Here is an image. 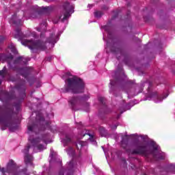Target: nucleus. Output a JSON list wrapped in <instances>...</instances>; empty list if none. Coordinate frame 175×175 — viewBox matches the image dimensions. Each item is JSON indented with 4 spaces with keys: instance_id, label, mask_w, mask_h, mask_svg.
Returning <instances> with one entry per match:
<instances>
[{
    "instance_id": "nucleus-1",
    "label": "nucleus",
    "mask_w": 175,
    "mask_h": 175,
    "mask_svg": "<svg viewBox=\"0 0 175 175\" xmlns=\"http://www.w3.org/2000/svg\"><path fill=\"white\" fill-rule=\"evenodd\" d=\"M121 137V146L123 148H126L128 146V137L140 138L142 141L137 139L133 143V148L129 152L131 155H141L146 158H150L151 161H159L166 159V153L161 151V147L157 144V142L148 138V135L143 134H131L128 135L120 134Z\"/></svg>"
},
{
    "instance_id": "nucleus-2",
    "label": "nucleus",
    "mask_w": 175,
    "mask_h": 175,
    "mask_svg": "<svg viewBox=\"0 0 175 175\" xmlns=\"http://www.w3.org/2000/svg\"><path fill=\"white\" fill-rule=\"evenodd\" d=\"M46 29L47 22L46 21H43L42 23H40V26L36 28L38 32H41L40 39L44 40V38H46L45 42L42 40L33 41L25 39V38H30V36L35 38L36 36V32L33 31L32 33H29V34L25 35L21 32L20 27L16 29L14 36L21 42V44L23 46H27L31 51H43L47 49V43L51 44V47H54V46H55V43L59 40V37L63 32L59 31L55 34L54 29H52L51 31H46Z\"/></svg>"
},
{
    "instance_id": "nucleus-3",
    "label": "nucleus",
    "mask_w": 175,
    "mask_h": 175,
    "mask_svg": "<svg viewBox=\"0 0 175 175\" xmlns=\"http://www.w3.org/2000/svg\"><path fill=\"white\" fill-rule=\"evenodd\" d=\"M44 129H48L51 131V132L55 133V132H57V126L51 125V122H47L44 120V118H42L40 120L39 126L32 124L27 126V133L29 135L28 138L29 143L27 146L25 148L23 151L25 154V163H26V165H32L33 157L28 154L31 148L33 149V152H40V151H43V150H46V146L40 144V142L42 141L45 144L51 143V140H50L51 135H50V134H44L42 135V139L36 138L38 132L44 131Z\"/></svg>"
},
{
    "instance_id": "nucleus-4",
    "label": "nucleus",
    "mask_w": 175,
    "mask_h": 175,
    "mask_svg": "<svg viewBox=\"0 0 175 175\" xmlns=\"http://www.w3.org/2000/svg\"><path fill=\"white\" fill-rule=\"evenodd\" d=\"M65 81L64 88L62 92H71L72 94H83L85 90V82L81 78L71 75L70 72H66L62 76Z\"/></svg>"
},
{
    "instance_id": "nucleus-5",
    "label": "nucleus",
    "mask_w": 175,
    "mask_h": 175,
    "mask_svg": "<svg viewBox=\"0 0 175 175\" xmlns=\"http://www.w3.org/2000/svg\"><path fill=\"white\" fill-rule=\"evenodd\" d=\"M111 28L109 25H106L105 26L101 27V31H103V40H105L106 33L107 34V40L106 43V47L107 49H109L111 51H112V53H115L117 57H118V54H120L121 57H123L124 53H122V51L120 49V48H116L114 49V46H117V44L115 43L116 38L113 37V34L111 33Z\"/></svg>"
},
{
    "instance_id": "nucleus-6",
    "label": "nucleus",
    "mask_w": 175,
    "mask_h": 175,
    "mask_svg": "<svg viewBox=\"0 0 175 175\" xmlns=\"http://www.w3.org/2000/svg\"><path fill=\"white\" fill-rule=\"evenodd\" d=\"M143 87H147L148 90V95L150 96L152 100H154V103H161L163 100V99H166L167 96H169V94L166 93L165 95L163 96H159L157 92H152V82L148 81L141 84L140 89H136L135 91L137 93L133 94L134 96H136L138 94H140L143 91Z\"/></svg>"
},
{
    "instance_id": "nucleus-7",
    "label": "nucleus",
    "mask_w": 175,
    "mask_h": 175,
    "mask_svg": "<svg viewBox=\"0 0 175 175\" xmlns=\"http://www.w3.org/2000/svg\"><path fill=\"white\" fill-rule=\"evenodd\" d=\"M16 113H12L8 114H3L0 113V125L10 128V131H16L12 128L16 123Z\"/></svg>"
},
{
    "instance_id": "nucleus-8",
    "label": "nucleus",
    "mask_w": 175,
    "mask_h": 175,
    "mask_svg": "<svg viewBox=\"0 0 175 175\" xmlns=\"http://www.w3.org/2000/svg\"><path fill=\"white\" fill-rule=\"evenodd\" d=\"M62 8L64 12L62 21L68 24V18L72 16V13H75V5L69 2H65Z\"/></svg>"
},
{
    "instance_id": "nucleus-9",
    "label": "nucleus",
    "mask_w": 175,
    "mask_h": 175,
    "mask_svg": "<svg viewBox=\"0 0 175 175\" xmlns=\"http://www.w3.org/2000/svg\"><path fill=\"white\" fill-rule=\"evenodd\" d=\"M53 8V6H45V7H38V5H34L32 8L33 13L29 15V18H36L37 14H43L44 13H50L52 12Z\"/></svg>"
},
{
    "instance_id": "nucleus-10",
    "label": "nucleus",
    "mask_w": 175,
    "mask_h": 175,
    "mask_svg": "<svg viewBox=\"0 0 175 175\" xmlns=\"http://www.w3.org/2000/svg\"><path fill=\"white\" fill-rule=\"evenodd\" d=\"M1 172L3 175H19L16 171V163L13 160H10L7 167L1 168Z\"/></svg>"
},
{
    "instance_id": "nucleus-11",
    "label": "nucleus",
    "mask_w": 175,
    "mask_h": 175,
    "mask_svg": "<svg viewBox=\"0 0 175 175\" xmlns=\"http://www.w3.org/2000/svg\"><path fill=\"white\" fill-rule=\"evenodd\" d=\"M90 99L89 95H84L83 96H72L68 99V103L72 109H75L77 105L81 102H85Z\"/></svg>"
},
{
    "instance_id": "nucleus-12",
    "label": "nucleus",
    "mask_w": 175,
    "mask_h": 175,
    "mask_svg": "<svg viewBox=\"0 0 175 175\" xmlns=\"http://www.w3.org/2000/svg\"><path fill=\"white\" fill-rule=\"evenodd\" d=\"M3 58H5L8 61V68H13V64H12V62L13 61V55L9 53L8 55L0 54V61ZM0 76H2L3 78L6 77V67H4L2 70H0Z\"/></svg>"
},
{
    "instance_id": "nucleus-13",
    "label": "nucleus",
    "mask_w": 175,
    "mask_h": 175,
    "mask_svg": "<svg viewBox=\"0 0 175 175\" xmlns=\"http://www.w3.org/2000/svg\"><path fill=\"white\" fill-rule=\"evenodd\" d=\"M60 139L64 147H66V146H69V144H72V143H73V142H72V137H70V135L68 133H61Z\"/></svg>"
},
{
    "instance_id": "nucleus-14",
    "label": "nucleus",
    "mask_w": 175,
    "mask_h": 175,
    "mask_svg": "<svg viewBox=\"0 0 175 175\" xmlns=\"http://www.w3.org/2000/svg\"><path fill=\"white\" fill-rule=\"evenodd\" d=\"M81 137H84L85 135H88L89 136V141L93 146H96L97 143L95 140V138L94 137V134H90V131H88L86 129L82 130V131L79 133Z\"/></svg>"
},
{
    "instance_id": "nucleus-15",
    "label": "nucleus",
    "mask_w": 175,
    "mask_h": 175,
    "mask_svg": "<svg viewBox=\"0 0 175 175\" xmlns=\"http://www.w3.org/2000/svg\"><path fill=\"white\" fill-rule=\"evenodd\" d=\"M32 70H33V68H32L31 67L25 66L22 68H20L18 70V72H20V75H21V76L25 77V79H27V77H28V75H29V73H31Z\"/></svg>"
},
{
    "instance_id": "nucleus-16",
    "label": "nucleus",
    "mask_w": 175,
    "mask_h": 175,
    "mask_svg": "<svg viewBox=\"0 0 175 175\" xmlns=\"http://www.w3.org/2000/svg\"><path fill=\"white\" fill-rule=\"evenodd\" d=\"M10 24H14V25H17V27H20V25H23V21L20 18H17V15L14 14L11 19L9 21Z\"/></svg>"
},
{
    "instance_id": "nucleus-17",
    "label": "nucleus",
    "mask_w": 175,
    "mask_h": 175,
    "mask_svg": "<svg viewBox=\"0 0 175 175\" xmlns=\"http://www.w3.org/2000/svg\"><path fill=\"white\" fill-rule=\"evenodd\" d=\"M28 62V60L25 58H24L23 57H19L16 59V60L14 62V65H23V66H25L27 65Z\"/></svg>"
},
{
    "instance_id": "nucleus-18",
    "label": "nucleus",
    "mask_w": 175,
    "mask_h": 175,
    "mask_svg": "<svg viewBox=\"0 0 175 175\" xmlns=\"http://www.w3.org/2000/svg\"><path fill=\"white\" fill-rule=\"evenodd\" d=\"M114 81L110 79V83H109V92L111 94H114V91H116V85L117 84V77L114 78Z\"/></svg>"
},
{
    "instance_id": "nucleus-19",
    "label": "nucleus",
    "mask_w": 175,
    "mask_h": 175,
    "mask_svg": "<svg viewBox=\"0 0 175 175\" xmlns=\"http://www.w3.org/2000/svg\"><path fill=\"white\" fill-rule=\"evenodd\" d=\"M6 51H11L13 54H17V49H16V45L13 43H11L8 48L6 49Z\"/></svg>"
},
{
    "instance_id": "nucleus-20",
    "label": "nucleus",
    "mask_w": 175,
    "mask_h": 175,
    "mask_svg": "<svg viewBox=\"0 0 175 175\" xmlns=\"http://www.w3.org/2000/svg\"><path fill=\"white\" fill-rule=\"evenodd\" d=\"M166 167L171 173H175V163H168Z\"/></svg>"
},
{
    "instance_id": "nucleus-21",
    "label": "nucleus",
    "mask_w": 175,
    "mask_h": 175,
    "mask_svg": "<svg viewBox=\"0 0 175 175\" xmlns=\"http://www.w3.org/2000/svg\"><path fill=\"white\" fill-rule=\"evenodd\" d=\"M50 161H49V163H51L54 159V158H55V152H54V150L53 149H51V153H50Z\"/></svg>"
},
{
    "instance_id": "nucleus-22",
    "label": "nucleus",
    "mask_w": 175,
    "mask_h": 175,
    "mask_svg": "<svg viewBox=\"0 0 175 175\" xmlns=\"http://www.w3.org/2000/svg\"><path fill=\"white\" fill-rule=\"evenodd\" d=\"M102 16H103V12H102L101 11H96L94 12V17H96V18H100Z\"/></svg>"
},
{
    "instance_id": "nucleus-23",
    "label": "nucleus",
    "mask_w": 175,
    "mask_h": 175,
    "mask_svg": "<svg viewBox=\"0 0 175 175\" xmlns=\"http://www.w3.org/2000/svg\"><path fill=\"white\" fill-rule=\"evenodd\" d=\"M98 131L101 135V136H106V130L104 127H99Z\"/></svg>"
},
{
    "instance_id": "nucleus-24",
    "label": "nucleus",
    "mask_w": 175,
    "mask_h": 175,
    "mask_svg": "<svg viewBox=\"0 0 175 175\" xmlns=\"http://www.w3.org/2000/svg\"><path fill=\"white\" fill-rule=\"evenodd\" d=\"M98 101L100 102V103L101 104V105H105V97H102V96H100V97H98Z\"/></svg>"
},
{
    "instance_id": "nucleus-25",
    "label": "nucleus",
    "mask_w": 175,
    "mask_h": 175,
    "mask_svg": "<svg viewBox=\"0 0 175 175\" xmlns=\"http://www.w3.org/2000/svg\"><path fill=\"white\" fill-rule=\"evenodd\" d=\"M102 148L105 152V155L106 158H107V157L109 158H110V155H109V152H107V151H106V150H105V148L103 146H102Z\"/></svg>"
},
{
    "instance_id": "nucleus-26",
    "label": "nucleus",
    "mask_w": 175,
    "mask_h": 175,
    "mask_svg": "<svg viewBox=\"0 0 175 175\" xmlns=\"http://www.w3.org/2000/svg\"><path fill=\"white\" fill-rule=\"evenodd\" d=\"M4 40H5V37L3 36H0V44L1 43H3Z\"/></svg>"
},
{
    "instance_id": "nucleus-27",
    "label": "nucleus",
    "mask_w": 175,
    "mask_h": 175,
    "mask_svg": "<svg viewBox=\"0 0 175 175\" xmlns=\"http://www.w3.org/2000/svg\"><path fill=\"white\" fill-rule=\"evenodd\" d=\"M61 18H62V16L58 17L56 21H55V20H53V21L54 24H57V23H58V20H59V19H61Z\"/></svg>"
},
{
    "instance_id": "nucleus-28",
    "label": "nucleus",
    "mask_w": 175,
    "mask_h": 175,
    "mask_svg": "<svg viewBox=\"0 0 175 175\" xmlns=\"http://www.w3.org/2000/svg\"><path fill=\"white\" fill-rule=\"evenodd\" d=\"M25 98V88H23V99Z\"/></svg>"
},
{
    "instance_id": "nucleus-29",
    "label": "nucleus",
    "mask_w": 175,
    "mask_h": 175,
    "mask_svg": "<svg viewBox=\"0 0 175 175\" xmlns=\"http://www.w3.org/2000/svg\"><path fill=\"white\" fill-rule=\"evenodd\" d=\"M45 2H53L54 0H44Z\"/></svg>"
},
{
    "instance_id": "nucleus-30",
    "label": "nucleus",
    "mask_w": 175,
    "mask_h": 175,
    "mask_svg": "<svg viewBox=\"0 0 175 175\" xmlns=\"http://www.w3.org/2000/svg\"><path fill=\"white\" fill-rule=\"evenodd\" d=\"M111 128H112V129H117V125H115V126H112Z\"/></svg>"
},
{
    "instance_id": "nucleus-31",
    "label": "nucleus",
    "mask_w": 175,
    "mask_h": 175,
    "mask_svg": "<svg viewBox=\"0 0 175 175\" xmlns=\"http://www.w3.org/2000/svg\"><path fill=\"white\" fill-rule=\"evenodd\" d=\"M110 152V154H111V158H113V153H112L111 152Z\"/></svg>"
},
{
    "instance_id": "nucleus-32",
    "label": "nucleus",
    "mask_w": 175,
    "mask_h": 175,
    "mask_svg": "<svg viewBox=\"0 0 175 175\" xmlns=\"http://www.w3.org/2000/svg\"><path fill=\"white\" fill-rule=\"evenodd\" d=\"M117 75H118V72H115V76H117Z\"/></svg>"
},
{
    "instance_id": "nucleus-33",
    "label": "nucleus",
    "mask_w": 175,
    "mask_h": 175,
    "mask_svg": "<svg viewBox=\"0 0 175 175\" xmlns=\"http://www.w3.org/2000/svg\"><path fill=\"white\" fill-rule=\"evenodd\" d=\"M118 61H120V59H121V57H117Z\"/></svg>"
},
{
    "instance_id": "nucleus-34",
    "label": "nucleus",
    "mask_w": 175,
    "mask_h": 175,
    "mask_svg": "<svg viewBox=\"0 0 175 175\" xmlns=\"http://www.w3.org/2000/svg\"><path fill=\"white\" fill-rule=\"evenodd\" d=\"M86 105H87L88 107L90 106V104H89V103H87Z\"/></svg>"
},
{
    "instance_id": "nucleus-35",
    "label": "nucleus",
    "mask_w": 175,
    "mask_h": 175,
    "mask_svg": "<svg viewBox=\"0 0 175 175\" xmlns=\"http://www.w3.org/2000/svg\"><path fill=\"white\" fill-rule=\"evenodd\" d=\"M104 10H106V8L103 7Z\"/></svg>"
},
{
    "instance_id": "nucleus-36",
    "label": "nucleus",
    "mask_w": 175,
    "mask_h": 175,
    "mask_svg": "<svg viewBox=\"0 0 175 175\" xmlns=\"http://www.w3.org/2000/svg\"><path fill=\"white\" fill-rule=\"evenodd\" d=\"M47 61H50V58H48V59H47Z\"/></svg>"
},
{
    "instance_id": "nucleus-37",
    "label": "nucleus",
    "mask_w": 175,
    "mask_h": 175,
    "mask_svg": "<svg viewBox=\"0 0 175 175\" xmlns=\"http://www.w3.org/2000/svg\"><path fill=\"white\" fill-rule=\"evenodd\" d=\"M11 99H14V97H11Z\"/></svg>"
},
{
    "instance_id": "nucleus-38",
    "label": "nucleus",
    "mask_w": 175,
    "mask_h": 175,
    "mask_svg": "<svg viewBox=\"0 0 175 175\" xmlns=\"http://www.w3.org/2000/svg\"><path fill=\"white\" fill-rule=\"evenodd\" d=\"M120 115H118V118H120Z\"/></svg>"
},
{
    "instance_id": "nucleus-39",
    "label": "nucleus",
    "mask_w": 175,
    "mask_h": 175,
    "mask_svg": "<svg viewBox=\"0 0 175 175\" xmlns=\"http://www.w3.org/2000/svg\"><path fill=\"white\" fill-rule=\"evenodd\" d=\"M79 125H81V122H79Z\"/></svg>"
},
{
    "instance_id": "nucleus-40",
    "label": "nucleus",
    "mask_w": 175,
    "mask_h": 175,
    "mask_svg": "<svg viewBox=\"0 0 175 175\" xmlns=\"http://www.w3.org/2000/svg\"><path fill=\"white\" fill-rule=\"evenodd\" d=\"M25 14H27V13H25L24 15L25 16Z\"/></svg>"
},
{
    "instance_id": "nucleus-41",
    "label": "nucleus",
    "mask_w": 175,
    "mask_h": 175,
    "mask_svg": "<svg viewBox=\"0 0 175 175\" xmlns=\"http://www.w3.org/2000/svg\"><path fill=\"white\" fill-rule=\"evenodd\" d=\"M168 174V173L167 172H166V174Z\"/></svg>"
},
{
    "instance_id": "nucleus-42",
    "label": "nucleus",
    "mask_w": 175,
    "mask_h": 175,
    "mask_svg": "<svg viewBox=\"0 0 175 175\" xmlns=\"http://www.w3.org/2000/svg\"><path fill=\"white\" fill-rule=\"evenodd\" d=\"M0 85H1V82H0Z\"/></svg>"
},
{
    "instance_id": "nucleus-43",
    "label": "nucleus",
    "mask_w": 175,
    "mask_h": 175,
    "mask_svg": "<svg viewBox=\"0 0 175 175\" xmlns=\"http://www.w3.org/2000/svg\"><path fill=\"white\" fill-rule=\"evenodd\" d=\"M154 175H156V174H154Z\"/></svg>"
}]
</instances>
